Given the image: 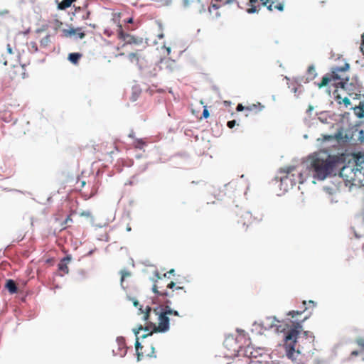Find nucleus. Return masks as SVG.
I'll return each instance as SVG.
<instances>
[{
	"instance_id": "obj_1",
	"label": "nucleus",
	"mask_w": 364,
	"mask_h": 364,
	"mask_svg": "<svg viewBox=\"0 0 364 364\" xmlns=\"http://www.w3.org/2000/svg\"><path fill=\"white\" fill-rule=\"evenodd\" d=\"M138 314L142 316V320L145 321L146 325L144 328L140 325L137 329H134V333L136 336L135 343L136 352L138 360H140L145 353L143 351L144 346L139 342L138 335L140 331L144 330L147 332L141 336L142 338L151 336L154 332H165L169 329L170 321L173 324L176 323V320L172 316L180 317V315L177 311L171 309L167 305H161L154 309H151L149 306L143 309V306H140Z\"/></svg>"
},
{
	"instance_id": "obj_2",
	"label": "nucleus",
	"mask_w": 364,
	"mask_h": 364,
	"mask_svg": "<svg viewBox=\"0 0 364 364\" xmlns=\"http://www.w3.org/2000/svg\"><path fill=\"white\" fill-rule=\"evenodd\" d=\"M348 69V63L342 67L333 68L330 73L323 76L320 82L316 83L317 87L319 89L326 87V92L328 94L332 92L336 99L341 98L339 91L346 92L349 95L355 94L356 86L348 82V77L346 74Z\"/></svg>"
},
{
	"instance_id": "obj_3",
	"label": "nucleus",
	"mask_w": 364,
	"mask_h": 364,
	"mask_svg": "<svg viewBox=\"0 0 364 364\" xmlns=\"http://www.w3.org/2000/svg\"><path fill=\"white\" fill-rule=\"evenodd\" d=\"M341 158L337 155H331L324 151L314 152L309 156V171L314 178L323 181L330 176Z\"/></svg>"
},
{
	"instance_id": "obj_4",
	"label": "nucleus",
	"mask_w": 364,
	"mask_h": 364,
	"mask_svg": "<svg viewBox=\"0 0 364 364\" xmlns=\"http://www.w3.org/2000/svg\"><path fill=\"white\" fill-rule=\"evenodd\" d=\"M302 331L301 323H293L292 326L288 329L284 338V347L286 355L288 358L294 361L298 359L301 354V348L299 345L296 346L297 338L299 334Z\"/></svg>"
},
{
	"instance_id": "obj_5",
	"label": "nucleus",
	"mask_w": 364,
	"mask_h": 364,
	"mask_svg": "<svg viewBox=\"0 0 364 364\" xmlns=\"http://www.w3.org/2000/svg\"><path fill=\"white\" fill-rule=\"evenodd\" d=\"M260 3L262 5L267 6L269 11L277 9L279 11L284 10V3L279 1V0H248L247 4L250 6L247 11L250 14L257 11L260 8Z\"/></svg>"
},
{
	"instance_id": "obj_6",
	"label": "nucleus",
	"mask_w": 364,
	"mask_h": 364,
	"mask_svg": "<svg viewBox=\"0 0 364 364\" xmlns=\"http://www.w3.org/2000/svg\"><path fill=\"white\" fill-rule=\"evenodd\" d=\"M156 276L157 279L154 280L152 291L160 296H168L167 289H172L176 284L173 281H168L166 274L161 277L158 272H156Z\"/></svg>"
},
{
	"instance_id": "obj_7",
	"label": "nucleus",
	"mask_w": 364,
	"mask_h": 364,
	"mask_svg": "<svg viewBox=\"0 0 364 364\" xmlns=\"http://www.w3.org/2000/svg\"><path fill=\"white\" fill-rule=\"evenodd\" d=\"M262 220V214L253 215L251 212L242 210L240 213L237 224L242 232H247L248 229L255 224L258 223Z\"/></svg>"
},
{
	"instance_id": "obj_8",
	"label": "nucleus",
	"mask_w": 364,
	"mask_h": 364,
	"mask_svg": "<svg viewBox=\"0 0 364 364\" xmlns=\"http://www.w3.org/2000/svg\"><path fill=\"white\" fill-rule=\"evenodd\" d=\"M117 36L119 39L124 42L122 46H124L126 45H134L138 46H142L144 48L146 47V43L143 42V39L141 38H136L129 33H124L121 26H119Z\"/></svg>"
},
{
	"instance_id": "obj_9",
	"label": "nucleus",
	"mask_w": 364,
	"mask_h": 364,
	"mask_svg": "<svg viewBox=\"0 0 364 364\" xmlns=\"http://www.w3.org/2000/svg\"><path fill=\"white\" fill-rule=\"evenodd\" d=\"M340 175L341 177L345 178L346 181L349 182H360L362 181V178L358 176V171L355 167H352L350 166H344L341 171Z\"/></svg>"
},
{
	"instance_id": "obj_10",
	"label": "nucleus",
	"mask_w": 364,
	"mask_h": 364,
	"mask_svg": "<svg viewBox=\"0 0 364 364\" xmlns=\"http://www.w3.org/2000/svg\"><path fill=\"white\" fill-rule=\"evenodd\" d=\"M342 139V133L338 132L333 135H326L322 134L321 137L317 139V141H319L321 144L325 143H329L331 146H336L340 139Z\"/></svg>"
},
{
	"instance_id": "obj_11",
	"label": "nucleus",
	"mask_w": 364,
	"mask_h": 364,
	"mask_svg": "<svg viewBox=\"0 0 364 364\" xmlns=\"http://www.w3.org/2000/svg\"><path fill=\"white\" fill-rule=\"evenodd\" d=\"M264 107L263 105H262L259 102H257L256 104L252 103V104H247L246 106H243L242 104H239L237 107L236 110L237 112H242L243 110H246L248 112H259L262 110V108Z\"/></svg>"
},
{
	"instance_id": "obj_12",
	"label": "nucleus",
	"mask_w": 364,
	"mask_h": 364,
	"mask_svg": "<svg viewBox=\"0 0 364 364\" xmlns=\"http://www.w3.org/2000/svg\"><path fill=\"white\" fill-rule=\"evenodd\" d=\"M161 69H164L168 72H173L176 68V63L174 60L170 58H165L161 59L160 63Z\"/></svg>"
},
{
	"instance_id": "obj_13",
	"label": "nucleus",
	"mask_w": 364,
	"mask_h": 364,
	"mask_svg": "<svg viewBox=\"0 0 364 364\" xmlns=\"http://www.w3.org/2000/svg\"><path fill=\"white\" fill-rule=\"evenodd\" d=\"M355 167L358 176L364 178V154L357 155L355 160Z\"/></svg>"
},
{
	"instance_id": "obj_14",
	"label": "nucleus",
	"mask_w": 364,
	"mask_h": 364,
	"mask_svg": "<svg viewBox=\"0 0 364 364\" xmlns=\"http://www.w3.org/2000/svg\"><path fill=\"white\" fill-rule=\"evenodd\" d=\"M142 50H137L136 52H132L128 55V59L132 63L139 64L141 59H144Z\"/></svg>"
},
{
	"instance_id": "obj_15",
	"label": "nucleus",
	"mask_w": 364,
	"mask_h": 364,
	"mask_svg": "<svg viewBox=\"0 0 364 364\" xmlns=\"http://www.w3.org/2000/svg\"><path fill=\"white\" fill-rule=\"evenodd\" d=\"M63 33H64V36H65V37H70L73 35H76L81 39L83 38L85 36V33L81 31L80 28L64 29Z\"/></svg>"
},
{
	"instance_id": "obj_16",
	"label": "nucleus",
	"mask_w": 364,
	"mask_h": 364,
	"mask_svg": "<svg viewBox=\"0 0 364 364\" xmlns=\"http://www.w3.org/2000/svg\"><path fill=\"white\" fill-rule=\"evenodd\" d=\"M70 261V257H65L63 259L60 260L58 264L59 270L63 272L65 274H68L69 272V268L68 267V263Z\"/></svg>"
},
{
	"instance_id": "obj_17",
	"label": "nucleus",
	"mask_w": 364,
	"mask_h": 364,
	"mask_svg": "<svg viewBox=\"0 0 364 364\" xmlns=\"http://www.w3.org/2000/svg\"><path fill=\"white\" fill-rule=\"evenodd\" d=\"M296 168L294 167L287 168V170H284V172L287 173L285 176L282 177L281 182H287L288 180L292 181L291 176H294V173H291L292 171H295Z\"/></svg>"
},
{
	"instance_id": "obj_18",
	"label": "nucleus",
	"mask_w": 364,
	"mask_h": 364,
	"mask_svg": "<svg viewBox=\"0 0 364 364\" xmlns=\"http://www.w3.org/2000/svg\"><path fill=\"white\" fill-rule=\"evenodd\" d=\"M82 54L79 53H71L68 55V60L73 64L77 65L82 58Z\"/></svg>"
},
{
	"instance_id": "obj_19",
	"label": "nucleus",
	"mask_w": 364,
	"mask_h": 364,
	"mask_svg": "<svg viewBox=\"0 0 364 364\" xmlns=\"http://www.w3.org/2000/svg\"><path fill=\"white\" fill-rule=\"evenodd\" d=\"M6 288L11 294H14L17 291V287L15 282L12 279H9L6 283Z\"/></svg>"
},
{
	"instance_id": "obj_20",
	"label": "nucleus",
	"mask_w": 364,
	"mask_h": 364,
	"mask_svg": "<svg viewBox=\"0 0 364 364\" xmlns=\"http://www.w3.org/2000/svg\"><path fill=\"white\" fill-rule=\"evenodd\" d=\"M232 4H237L238 6H240L239 1L237 0H225L221 4H212V7L218 9L222 6Z\"/></svg>"
},
{
	"instance_id": "obj_21",
	"label": "nucleus",
	"mask_w": 364,
	"mask_h": 364,
	"mask_svg": "<svg viewBox=\"0 0 364 364\" xmlns=\"http://www.w3.org/2000/svg\"><path fill=\"white\" fill-rule=\"evenodd\" d=\"M76 0H63L59 4H58V9L60 10H65L68 8H69L71 4L75 2Z\"/></svg>"
},
{
	"instance_id": "obj_22",
	"label": "nucleus",
	"mask_w": 364,
	"mask_h": 364,
	"mask_svg": "<svg viewBox=\"0 0 364 364\" xmlns=\"http://www.w3.org/2000/svg\"><path fill=\"white\" fill-rule=\"evenodd\" d=\"M250 359L249 358L244 357L242 358H235L228 364H250Z\"/></svg>"
},
{
	"instance_id": "obj_23",
	"label": "nucleus",
	"mask_w": 364,
	"mask_h": 364,
	"mask_svg": "<svg viewBox=\"0 0 364 364\" xmlns=\"http://www.w3.org/2000/svg\"><path fill=\"white\" fill-rule=\"evenodd\" d=\"M120 274H121V280H120L121 286L122 287L123 289H126L127 287H125L124 283L125 282L126 278L130 277L131 273L127 270H122L120 272Z\"/></svg>"
},
{
	"instance_id": "obj_24",
	"label": "nucleus",
	"mask_w": 364,
	"mask_h": 364,
	"mask_svg": "<svg viewBox=\"0 0 364 364\" xmlns=\"http://www.w3.org/2000/svg\"><path fill=\"white\" fill-rule=\"evenodd\" d=\"M146 142L142 139H136L134 141V146L136 149H142Z\"/></svg>"
},
{
	"instance_id": "obj_25",
	"label": "nucleus",
	"mask_w": 364,
	"mask_h": 364,
	"mask_svg": "<svg viewBox=\"0 0 364 364\" xmlns=\"http://www.w3.org/2000/svg\"><path fill=\"white\" fill-rule=\"evenodd\" d=\"M50 36L46 35L44 38H43L40 41V45L41 47L46 48L49 46L50 43Z\"/></svg>"
},
{
	"instance_id": "obj_26",
	"label": "nucleus",
	"mask_w": 364,
	"mask_h": 364,
	"mask_svg": "<svg viewBox=\"0 0 364 364\" xmlns=\"http://www.w3.org/2000/svg\"><path fill=\"white\" fill-rule=\"evenodd\" d=\"M355 111V114H364V102H360L358 106H355L353 107Z\"/></svg>"
},
{
	"instance_id": "obj_27",
	"label": "nucleus",
	"mask_w": 364,
	"mask_h": 364,
	"mask_svg": "<svg viewBox=\"0 0 364 364\" xmlns=\"http://www.w3.org/2000/svg\"><path fill=\"white\" fill-rule=\"evenodd\" d=\"M28 50L31 53H36L38 51L37 43L34 41H31L28 44Z\"/></svg>"
},
{
	"instance_id": "obj_28",
	"label": "nucleus",
	"mask_w": 364,
	"mask_h": 364,
	"mask_svg": "<svg viewBox=\"0 0 364 364\" xmlns=\"http://www.w3.org/2000/svg\"><path fill=\"white\" fill-rule=\"evenodd\" d=\"M308 73L311 76V78H314L316 75V70L314 65H310L308 68Z\"/></svg>"
},
{
	"instance_id": "obj_29",
	"label": "nucleus",
	"mask_w": 364,
	"mask_h": 364,
	"mask_svg": "<svg viewBox=\"0 0 364 364\" xmlns=\"http://www.w3.org/2000/svg\"><path fill=\"white\" fill-rule=\"evenodd\" d=\"M306 309V307H305L303 311H291L287 314V315L291 316L292 318H294L296 316L301 315Z\"/></svg>"
},
{
	"instance_id": "obj_30",
	"label": "nucleus",
	"mask_w": 364,
	"mask_h": 364,
	"mask_svg": "<svg viewBox=\"0 0 364 364\" xmlns=\"http://www.w3.org/2000/svg\"><path fill=\"white\" fill-rule=\"evenodd\" d=\"M303 334L306 338H310V343L314 341V336H313L312 333L309 331H304Z\"/></svg>"
},
{
	"instance_id": "obj_31",
	"label": "nucleus",
	"mask_w": 364,
	"mask_h": 364,
	"mask_svg": "<svg viewBox=\"0 0 364 364\" xmlns=\"http://www.w3.org/2000/svg\"><path fill=\"white\" fill-rule=\"evenodd\" d=\"M356 343L364 350V338H358Z\"/></svg>"
},
{
	"instance_id": "obj_32",
	"label": "nucleus",
	"mask_w": 364,
	"mask_h": 364,
	"mask_svg": "<svg viewBox=\"0 0 364 364\" xmlns=\"http://www.w3.org/2000/svg\"><path fill=\"white\" fill-rule=\"evenodd\" d=\"M338 100H342L346 107L350 104V100L346 96H344L343 97H341V98H339Z\"/></svg>"
},
{
	"instance_id": "obj_33",
	"label": "nucleus",
	"mask_w": 364,
	"mask_h": 364,
	"mask_svg": "<svg viewBox=\"0 0 364 364\" xmlns=\"http://www.w3.org/2000/svg\"><path fill=\"white\" fill-rule=\"evenodd\" d=\"M362 43L360 45V50L364 55V33L361 36Z\"/></svg>"
},
{
	"instance_id": "obj_34",
	"label": "nucleus",
	"mask_w": 364,
	"mask_h": 364,
	"mask_svg": "<svg viewBox=\"0 0 364 364\" xmlns=\"http://www.w3.org/2000/svg\"><path fill=\"white\" fill-rule=\"evenodd\" d=\"M235 123H236L235 120H231V121L228 122L227 124L229 128L232 129L235 127Z\"/></svg>"
},
{
	"instance_id": "obj_35",
	"label": "nucleus",
	"mask_w": 364,
	"mask_h": 364,
	"mask_svg": "<svg viewBox=\"0 0 364 364\" xmlns=\"http://www.w3.org/2000/svg\"><path fill=\"white\" fill-rule=\"evenodd\" d=\"M146 355L149 357H156L154 355V348L153 346L151 347V352L146 353Z\"/></svg>"
},
{
	"instance_id": "obj_36",
	"label": "nucleus",
	"mask_w": 364,
	"mask_h": 364,
	"mask_svg": "<svg viewBox=\"0 0 364 364\" xmlns=\"http://www.w3.org/2000/svg\"><path fill=\"white\" fill-rule=\"evenodd\" d=\"M286 327L288 328V325H285V326L284 327L282 326V325H279L277 326V331L281 332L284 331L286 330Z\"/></svg>"
},
{
	"instance_id": "obj_37",
	"label": "nucleus",
	"mask_w": 364,
	"mask_h": 364,
	"mask_svg": "<svg viewBox=\"0 0 364 364\" xmlns=\"http://www.w3.org/2000/svg\"><path fill=\"white\" fill-rule=\"evenodd\" d=\"M119 346H124L125 345L124 339L123 338H118Z\"/></svg>"
},
{
	"instance_id": "obj_38",
	"label": "nucleus",
	"mask_w": 364,
	"mask_h": 364,
	"mask_svg": "<svg viewBox=\"0 0 364 364\" xmlns=\"http://www.w3.org/2000/svg\"><path fill=\"white\" fill-rule=\"evenodd\" d=\"M350 355L352 356H357L359 355V352L358 350H353L351 352Z\"/></svg>"
},
{
	"instance_id": "obj_39",
	"label": "nucleus",
	"mask_w": 364,
	"mask_h": 364,
	"mask_svg": "<svg viewBox=\"0 0 364 364\" xmlns=\"http://www.w3.org/2000/svg\"><path fill=\"white\" fill-rule=\"evenodd\" d=\"M7 51L9 53L11 54L13 52H12V48L11 47V46L9 44L7 45Z\"/></svg>"
},
{
	"instance_id": "obj_40",
	"label": "nucleus",
	"mask_w": 364,
	"mask_h": 364,
	"mask_svg": "<svg viewBox=\"0 0 364 364\" xmlns=\"http://www.w3.org/2000/svg\"><path fill=\"white\" fill-rule=\"evenodd\" d=\"M81 215H83V216H86V217H89L91 215L90 213V212H82L81 213Z\"/></svg>"
},
{
	"instance_id": "obj_41",
	"label": "nucleus",
	"mask_w": 364,
	"mask_h": 364,
	"mask_svg": "<svg viewBox=\"0 0 364 364\" xmlns=\"http://www.w3.org/2000/svg\"><path fill=\"white\" fill-rule=\"evenodd\" d=\"M72 220H72L71 216H70V215H68V216L66 218L65 220V223H68V222H71Z\"/></svg>"
},
{
	"instance_id": "obj_42",
	"label": "nucleus",
	"mask_w": 364,
	"mask_h": 364,
	"mask_svg": "<svg viewBox=\"0 0 364 364\" xmlns=\"http://www.w3.org/2000/svg\"><path fill=\"white\" fill-rule=\"evenodd\" d=\"M129 137L132 138V139H134L135 136H134V132L133 131H132V132L129 134Z\"/></svg>"
},
{
	"instance_id": "obj_43",
	"label": "nucleus",
	"mask_w": 364,
	"mask_h": 364,
	"mask_svg": "<svg viewBox=\"0 0 364 364\" xmlns=\"http://www.w3.org/2000/svg\"><path fill=\"white\" fill-rule=\"evenodd\" d=\"M313 109H314V107L311 106V105H309L308 109H307V110H306V112H311L313 110Z\"/></svg>"
},
{
	"instance_id": "obj_44",
	"label": "nucleus",
	"mask_w": 364,
	"mask_h": 364,
	"mask_svg": "<svg viewBox=\"0 0 364 364\" xmlns=\"http://www.w3.org/2000/svg\"><path fill=\"white\" fill-rule=\"evenodd\" d=\"M202 114H209L208 111L205 107H203V111Z\"/></svg>"
},
{
	"instance_id": "obj_45",
	"label": "nucleus",
	"mask_w": 364,
	"mask_h": 364,
	"mask_svg": "<svg viewBox=\"0 0 364 364\" xmlns=\"http://www.w3.org/2000/svg\"><path fill=\"white\" fill-rule=\"evenodd\" d=\"M297 174L299 175V182L301 183V180L302 179V174L299 172H298Z\"/></svg>"
},
{
	"instance_id": "obj_46",
	"label": "nucleus",
	"mask_w": 364,
	"mask_h": 364,
	"mask_svg": "<svg viewBox=\"0 0 364 364\" xmlns=\"http://www.w3.org/2000/svg\"><path fill=\"white\" fill-rule=\"evenodd\" d=\"M133 304H134V306H136V307H137L138 305H139V302L136 300H134Z\"/></svg>"
},
{
	"instance_id": "obj_47",
	"label": "nucleus",
	"mask_w": 364,
	"mask_h": 364,
	"mask_svg": "<svg viewBox=\"0 0 364 364\" xmlns=\"http://www.w3.org/2000/svg\"><path fill=\"white\" fill-rule=\"evenodd\" d=\"M166 51H167V54L169 55L170 53H171V48H166Z\"/></svg>"
},
{
	"instance_id": "obj_48",
	"label": "nucleus",
	"mask_w": 364,
	"mask_h": 364,
	"mask_svg": "<svg viewBox=\"0 0 364 364\" xmlns=\"http://www.w3.org/2000/svg\"><path fill=\"white\" fill-rule=\"evenodd\" d=\"M174 272V269H171V270H169L167 273L168 274H173Z\"/></svg>"
},
{
	"instance_id": "obj_49",
	"label": "nucleus",
	"mask_w": 364,
	"mask_h": 364,
	"mask_svg": "<svg viewBox=\"0 0 364 364\" xmlns=\"http://www.w3.org/2000/svg\"><path fill=\"white\" fill-rule=\"evenodd\" d=\"M309 304H312L313 306H314V305H315L314 301H312V300L309 301Z\"/></svg>"
},
{
	"instance_id": "obj_50",
	"label": "nucleus",
	"mask_w": 364,
	"mask_h": 364,
	"mask_svg": "<svg viewBox=\"0 0 364 364\" xmlns=\"http://www.w3.org/2000/svg\"><path fill=\"white\" fill-rule=\"evenodd\" d=\"M81 185H82V186H84L85 185V181H82L81 182Z\"/></svg>"
},
{
	"instance_id": "obj_51",
	"label": "nucleus",
	"mask_w": 364,
	"mask_h": 364,
	"mask_svg": "<svg viewBox=\"0 0 364 364\" xmlns=\"http://www.w3.org/2000/svg\"><path fill=\"white\" fill-rule=\"evenodd\" d=\"M128 23H132V18H129L128 21H127Z\"/></svg>"
},
{
	"instance_id": "obj_52",
	"label": "nucleus",
	"mask_w": 364,
	"mask_h": 364,
	"mask_svg": "<svg viewBox=\"0 0 364 364\" xmlns=\"http://www.w3.org/2000/svg\"><path fill=\"white\" fill-rule=\"evenodd\" d=\"M209 116H210V115H203V117L204 118H205V119H206V118H208Z\"/></svg>"
},
{
	"instance_id": "obj_53",
	"label": "nucleus",
	"mask_w": 364,
	"mask_h": 364,
	"mask_svg": "<svg viewBox=\"0 0 364 364\" xmlns=\"http://www.w3.org/2000/svg\"><path fill=\"white\" fill-rule=\"evenodd\" d=\"M358 117L359 118H363V117H364V115H358Z\"/></svg>"
},
{
	"instance_id": "obj_54",
	"label": "nucleus",
	"mask_w": 364,
	"mask_h": 364,
	"mask_svg": "<svg viewBox=\"0 0 364 364\" xmlns=\"http://www.w3.org/2000/svg\"><path fill=\"white\" fill-rule=\"evenodd\" d=\"M215 1H217V2H222L223 1V0H215Z\"/></svg>"
},
{
	"instance_id": "obj_55",
	"label": "nucleus",
	"mask_w": 364,
	"mask_h": 364,
	"mask_svg": "<svg viewBox=\"0 0 364 364\" xmlns=\"http://www.w3.org/2000/svg\"><path fill=\"white\" fill-rule=\"evenodd\" d=\"M303 304H304V305L305 306V305L306 304V301H303Z\"/></svg>"
},
{
	"instance_id": "obj_56",
	"label": "nucleus",
	"mask_w": 364,
	"mask_h": 364,
	"mask_svg": "<svg viewBox=\"0 0 364 364\" xmlns=\"http://www.w3.org/2000/svg\"><path fill=\"white\" fill-rule=\"evenodd\" d=\"M176 289H183V287H177Z\"/></svg>"
},
{
	"instance_id": "obj_57",
	"label": "nucleus",
	"mask_w": 364,
	"mask_h": 364,
	"mask_svg": "<svg viewBox=\"0 0 364 364\" xmlns=\"http://www.w3.org/2000/svg\"><path fill=\"white\" fill-rule=\"evenodd\" d=\"M319 119H320V120H321V122H324V120H323V119H321V118H319Z\"/></svg>"
}]
</instances>
